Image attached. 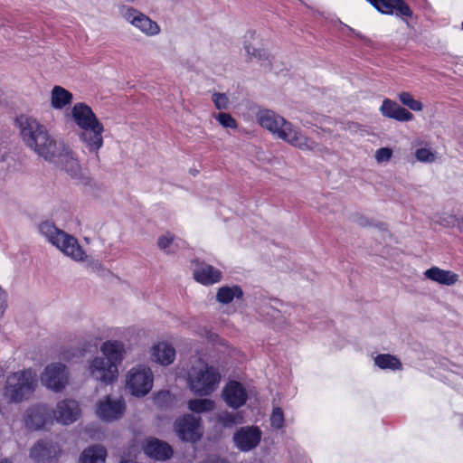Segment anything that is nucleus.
Listing matches in <instances>:
<instances>
[{"instance_id": "nucleus-1", "label": "nucleus", "mask_w": 463, "mask_h": 463, "mask_svg": "<svg viewBox=\"0 0 463 463\" xmlns=\"http://www.w3.org/2000/svg\"><path fill=\"white\" fill-rule=\"evenodd\" d=\"M16 126L24 145L38 156L55 164L72 178H84L82 167L72 149L52 137L36 118L22 115L17 118Z\"/></svg>"}, {"instance_id": "nucleus-2", "label": "nucleus", "mask_w": 463, "mask_h": 463, "mask_svg": "<svg viewBox=\"0 0 463 463\" xmlns=\"http://www.w3.org/2000/svg\"><path fill=\"white\" fill-rule=\"evenodd\" d=\"M258 123L275 137L302 151H322L316 141L308 137L299 128L282 116L269 109H260L256 115Z\"/></svg>"}, {"instance_id": "nucleus-3", "label": "nucleus", "mask_w": 463, "mask_h": 463, "mask_svg": "<svg viewBox=\"0 0 463 463\" xmlns=\"http://www.w3.org/2000/svg\"><path fill=\"white\" fill-rule=\"evenodd\" d=\"M78 128V137L91 154L98 155L104 145L105 127L92 109L83 102L73 105L69 114Z\"/></svg>"}, {"instance_id": "nucleus-4", "label": "nucleus", "mask_w": 463, "mask_h": 463, "mask_svg": "<svg viewBox=\"0 0 463 463\" xmlns=\"http://www.w3.org/2000/svg\"><path fill=\"white\" fill-rule=\"evenodd\" d=\"M219 367L208 364L201 357H194L186 370L187 388L199 396H208L214 392L221 383Z\"/></svg>"}, {"instance_id": "nucleus-5", "label": "nucleus", "mask_w": 463, "mask_h": 463, "mask_svg": "<svg viewBox=\"0 0 463 463\" xmlns=\"http://www.w3.org/2000/svg\"><path fill=\"white\" fill-rule=\"evenodd\" d=\"M36 384V373L33 370L18 371L7 376L4 395L11 402H21L30 397Z\"/></svg>"}, {"instance_id": "nucleus-6", "label": "nucleus", "mask_w": 463, "mask_h": 463, "mask_svg": "<svg viewBox=\"0 0 463 463\" xmlns=\"http://www.w3.org/2000/svg\"><path fill=\"white\" fill-rule=\"evenodd\" d=\"M118 12L126 24L146 37H155L161 33V27L157 22L130 5H119Z\"/></svg>"}, {"instance_id": "nucleus-7", "label": "nucleus", "mask_w": 463, "mask_h": 463, "mask_svg": "<svg viewBox=\"0 0 463 463\" xmlns=\"http://www.w3.org/2000/svg\"><path fill=\"white\" fill-rule=\"evenodd\" d=\"M154 374L151 368L145 364L133 366L126 375V388L131 395L143 397L153 388Z\"/></svg>"}, {"instance_id": "nucleus-8", "label": "nucleus", "mask_w": 463, "mask_h": 463, "mask_svg": "<svg viewBox=\"0 0 463 463\" xmlns=\"http://www.w3.org/2000/svg\"><path fill=\"white\" fill-rule=\"evenodd\" d=\"M85 373L89 378L104 385H110L118 378L116 365L101 355H96L87 362Z\"/></svg>"}, {"instance_id": "nucleus-9", "label": "nucleus", "mask_w": 463, "mask_h": 463, "mask_svg": "<svg viewBox=\"0 0 463 463\" xmlns=\"http://www.w3.org/2000/svg\"><path fill=\"white\" fill-rule=\"evenodd\" d=\"M41 383L53 392H61L69 384L70 371L61 362L48 364L40 375Z\"/></svg>"}, {"instance_id": "nucleus-10", "label": "nucleus", "mask_w": 463, "mask_h": 463, "mask_svg": "<svg viewBox=\"0 0 463 463\" xmlns=\"http://www.w3.org/2000/svg\"><path fill=\"white\" fill-rule=\"evenodd\" d=\"M127 405L122 397L105 395L97 401L95 414L102 421L114 422L125 414Z\"/></svg>"}, {"instance_id": "nucleus-11", "label": "nucleus", "mask_w": 463, "mask_h": 463, "mask_svg": "<svg viewBox=\"0 0 463 463\" xmlns=\"http://www.w3.org/2000/svg\"><path fill=\"white\" fill-rule=\"evenodd\" d=\"M174 430L180 439L191 443L200 440L203 434L201 419L191 414L176 419Z\"/></svg>"}, {"instance_id": "nucleus-12", "label": "nucleus", "mask_w": 463, "mask_h": 463, "mask_svg": "<svg viewBox=\"0 0 463 463\" xmlns=\"http://www.w3.org/2000/svg\"><path fill=\"white\" fill-rule=\"evenodd\" d=\"M81 416L79 402L73 399H63L57 402L52 410L53 420L68 426L77 421Z\"/></svg>"}, {"instance_id": "nucleus-13", "label": "nucleus", "mask_w": 463, "mask_h": 463, "mask_svg": "<svg viewBox=\"0 0 463 463\" xmlns=\"http://www.w3.org/2000/svg\"><path fill=\"white\" fill-rule=\"evenodd\" d=\"M261 435V430L258 427H241L234 433L233 441L238 449L247 452L259 445Z\"/></svg>"}, {"instance_id": "nucleus-14", "label": "nucleus", "mask_w": 463, "mask_h": 463, "mask_svg": "<svg viewBox=\"0 0 463 463\" xmlns=\"http://www.w3.org/2000/svg\"><path fill=\"white\" fill-rule=\"evenodd\" d=\"M52 411L46 404L31 407L24 417L25 425L31 430H39L53 422Z\"/></svg>"}, {"instance_id": "nucleus-15", "label": "nucleus", "mask_w": 463, "mask_h": 463, "mask_svg": "<svg viewBox=\"0 0 463 463\" xmlns=\"http://www.w3.org/2000/svg\"><path fill=\"white\" fill-rule=\"evenodd\" d=\"M222 396L230 408L238 409L246 403L248 392L240 382L230 381L223 387Z\"/></svg>"}, {"instance_id": "nucleus-16", "label": "nucleus", "mask_w": 463, "mask_h": 463, "mask_svg": "<svg viewBox=\"0 0 463 463\" xmlns=\"http://www.w3.org/2000/svg\"><path fill=\"white\" fill-rule=\"evenodd\" d=\"M61 452L59 446L50 439L38 440L30 450V458L37 463H50Z\"/></svg>"}, {"instance_id": "nucleus-17", "label": "nucleus", "mask_w": 463, "mask_h": 463, "mask_svg": "<svg viewBox=\"0 0 463 463\" xmlns=\"http://www.w3.org/2000/svg\"><path fill=\"white\" fill-rule=\"evenodd\" d=\"M128 347L119 340H107L100 345L101 356L107 361L112 362L118 369L128 354Z\"/></svg>"}, {"instance_id": "nucleus-18", "label": "nucleus", "mask_w": 463, "mask_h": 463, "mask_svg": "<svg viewBox=\"0 0 463 463\" xmlns=\"http://www.w3.org/2000/svg\"><path fill=\"white\" fill-rule=\"evenodd\" d=\"M39 231L46 240L56 247L62 253L67 248V241L69 239H73V236L66 233L65 232L58 229L51 222H42L39 226Z\"/></svg>"}, {"instance_id": "nucleus-19", "label": "nucleus", "mask_w": 463, "mask_h": 463, "mask_svg": "<svg viewBox=\"0 0 463 463\" xmlns=\"http://www.w3.org/2000/svg\"><path fill=\"white\" fill-rule=\"evenodd\" d=\"M379 12L385 14H395L399 17H410L412 14L403 0H367Z\"/></svg>"}, {"instance_id": "nucleus-20", "label": "nucleus", "mask_w": 463, "mask_h": 463, "mask_svg": "<svg viewBox=\"0 0 463 463\" xmlns=\"http://www.w3.org/2000/svg\"><path fill=\"white\" fill-rule=\"evenodd\" d=\"M149 354L152 362L163 366L173 364L176 355L175 347L165 341L154 344Z\"/></svg>"}, {"instance_id": "nucleus-21", "label": "nucleus", "mask_w": 463, "mask_h": 463, "mask_svg": "<svg viewBox=\"0 0 463 463\" xmlns=\"http://www.w3.org/2000/svg\"><path fill=\"white\" fill-rule=\"evenodd\" d=\"M194 279L203 286H211L222 279V272L207 263H201L195 267L193 272Z\"/></svg>"}, {"instance_id": "nucleus-22", "label": "nucleus", "mask_w": 463, "mask_h": 463, "mask_svg": "<svg viewBox=\"0 0 463 463\" xmlns=\"http://www.w3.org/2000/svg\"><path fill=\"white\" fill-rule=\"evenodd\" d=\"M143 449L146 456L157 460L168 459L173 454L169 444L156 438L147 439L143 445Z\"/></svg>"}, {"instance_id": "nucleus-23", "label": "nucleus", "mask_w": 463, "mask_h": 463, "mask_svg": "<svg viewBox=\"0 0 463 463\" xmlns=\"http://www.w3.org/2000/svg\"><path fill=\"white\" fill-rule=\"evenodd\" d=\"M380 112L383 117L401 122H409L414 118L411 112L389 99H383Z\"/></svg>"}, {"instance_id": "nucleus-24", "label": "nucleus", "mask_w": 463, "mask_h": 463, "mask_svg": "<svg viewBox=\"0 0 463 463\" xmlns=\"http://www.w3.org/2000/svg\"><path fill=\"white\" fill-rule=\"evenodd\" d=\"M73 95L61 86H54L50 91V105L55 110L67 109L72 103Z\"/></svg>"}, {"instance_id": "nucleus-25", "label": "nucleus", "mask_w": 463, "mask_h": 463, "mask_svg": "<svg viewBox=\"0 0 463 463\" xmlns=\"http://www.w3.org/2000/svg\"><path fill=\"white\" fill-rule=\"evenodd\" d=\"M425 278L443 286H452L458 280V275L451 270L431 267L424 272Z\"/></svg>"}, {"instance_id": "nucleus-26", "label": "nucleus", "mask_w": 463, "mask_h": 463, "mask_svg": "<svg viewBox=\"0 0 463 463\" xmlns=\"http://www.w3.org/2000/svg\"><path fill=\"white\" fill-rule=\"evenodd\" d=\"M244 296L241 286L232 284L222 286L217 289L216 301L222 305H228L235 300H241Z\"/></svg>"}, {"instance_id": "nucleus-27", "label": "nucleus", "mask_w": 463, "mask_h": 463, "mask_svg": "<svg viewBox=\"0 0 463 463\" xmlns=\"http://www.w3.org/2000/svg\"><path fill=\"white\" fill-rule=\"evenodd\" d=\"M412 146L414 148V157L418 162L432 164L438 159V152L428 145L423 146L421 140H414Z\"/></svg>"}, {"instance_id": "nucleus-28", "label": "nucleus", "mask_w": 463, "mask_h": 463, "mask_svg": "<svg viewBox=\"0 0 463 463\" xmlns=\"http://www.w3.org/2000/svg\"><path fill=\"white\" fill-rule=\"evenodd\" d=\"M107 450L101 445H92L86 448L79 458V463H105Z\"/></svg>"}, {"instance_id": "nucleus-29", "label": "nucleus", "mask_w": 463, "mask_h": 463, "mask_svg": "<svg viewBox=\"0 0 463 463\" xmlns=\"http://www.w3.org/2000/svg\"><path fill=\"white\" fill-rule=\"evenodd\" d=\"M374 364L382 370L397 371L402 369L400 360L390 354H378L373 359Z\"/></svg>"}, {"instance_id": "nucleus-30", "label": "nucleus", "mask_w": 463, "mask_h": 463, "mask_svg": "<svg viewBox=\"0 0 463 463\" xmlns=\"http://www.w3.org/2000/svg\"><path fill=\"white\" fill-rule=\"evenodd\" d=\"M156 245L164 253L174 254L177 250L176 236L171 232H165L158 236Z\"/></svg>"}, {"instance_id": "nucleus-31", "label": "nucleus", "mask_w": 463, "mask_h": 463, "mask_svg": "<svg viewBox=\"0 0 463 463\" xmlns=\"http://www.w3.org/2000/svg\"><path fill=\"white\" fill-rule=\"evenodd\" d=\"M63 254L77 262L85 261L88 258L86 252L78 242V240L74 237L73 239H69L67 241V248L63 251Z\"/></svg>"}, {"instance_id": "nucleus-32", "label": "nucleus", "mask_w": 463, "mask_h": 463, "mask_svg": "<svg viewBox=\"0 0 463 463\" xmlns=\"http://www.w3.org/2000/svg\"><path fill=\"white\" fill-rule=\"evenodd\" d=\"M188 409L195 413L212 411L215 408V402L211 399H192L187 403Z\"/></svg>"}, {"instance_id": "nucleus-33", "label": "nucleus", "mask_w": 463, "mask_h": 463, "mask_svg": "<svg viewBox=\"0 0 463 463\" xmlns=\"http://www.w3.org/2000/svg\"><path fill=\"white\" fill-rule=\"evenodd\" d=\"M244 50L250 59H256L263 62L269 61V54L268 51L263 48L258 47L252 43L245 41Z\"/></svg>"}, {"instance_id": "nucleus-34", "label": "nucleus", "mask_w": 463, "mask_h": 463, "mask_svg": "<svg viewBox=\"0 0 463 463\" xmlns=\"http://www.w3.org/2000/svg\"><path fill=\"white\" fill-rule=\"evenodd\" d=\"M399 100L403 106L408 107L411 110L420 112L423 109L421 101L414 99L412 94L408 91H402L399 95Z\"/></svg>"}, {"instance_id": "nucleus-35", "label": "nucleus", "mask_w": 463, "mask_h": 463, "mask_svg": "<svg viewBox=\"0 0 463 463\" xmlns=\"http://www.w3.org/2000/svg\"><path fill=\"white\" fill-rule=\"evenodd\" d=\"M217 420L224 427H230L234 424L241 423L243 417L241 412L222 411L217 416Z\"/></svg>"}, {"instance_id": "nucleus-36", "label": "nucleus", "mask_w": 463, "mask_h": 463, "mask_svg": "<svg viewBox=\"0 0 463 463\" xmlns=\"http://www.w3.org/2000/svg\"><path fill=\"white\" fill-rule=\"evenodd\" d=\"M213 118L218 121V123L224 128H230L235 130L238 128V123L235 118L229 113L226 112H219L213 114Z\"/></svg>"}, {"instance_id": "nucleus-37", "label": "nucleus", "mask_w": 463, "mask_h": 463, "mask_svg": "<svg viewBox=\"0 0 463 463\" xmlns=\"http://www.w3.org/2000/svg\"><path fill=\"white\" fill-rule=\"evenodd\" d=\"M270 425L275 430H280L284 427L285 417L281 408L275 407L269 417Z\"/></svg>"}, {"instance_id": "nucleus-38", "label": "nucleus", "mask_w": 463, "mask_h": 463, "mask_svg": "<svg viewBox=\"0 0 463 463\" xmlns=\"http://www.w3.org/2000/svg\"><path fill=\"white\" fill-rule=\"evenodd\" d=\"M211 99L215 108L219 110H225L230 107V99L225 93L213 92L212 94Z\"/></svg>"}, {"instance_id": "nucleus-39", "label": "nucleus", "mask_w": 463, "mask_h": 463, "mask_svg": "<svg viewBox=\"0 0 463 463\" xmlns=\"http://www.w3.org/2000/svg\"><path fill=\"white\" fill-rule=\"evenodd\" d=\"M82 354L80 353V350L78 347H70L67 349H64L61 354V357L66 362L72 361L75 357H81Z\"/></svg>"}, {"instance_id": "nucleus-40", "label": "nucleus", "mask_w": 463, "mask_h": 463, "mask_svg": "<svg viewBox=\"0 0 463 463\" xmlns=\"http://www.w3.org/2000/svg\"><path fill=\"white\" fill-rule=\"evenodd\" d=\"M392 156V149L388 147H382L376 150L374 157L378 163H384L388 162L391 159Z\"/></svg>"}, {"instance_id": "nucleus-41", "label": "nucleus", "mask_w": 463, "mask_h": 463, "mask_svg": "<svg viewBox=\"0 0 463 463\" xmlns=\"http://www.w3.org/2000/svg\"><path fill=\"white\" fill-rule=\"evenodd\" d=\"M197 335H200L202 338L207 340L208 342H215L218 335L212 332L208 327L206 326H201L197 330Z\"/></svg>"}, {"instance_id": "nucleus-42", "label": "nucleus", "mask_w": 463, "mask_h": 463, "mask_svg": "<svg viewBox=\"0 0 463 463\" xmlns=\"http://www.w3.org/2000/svg\"><path fill=\"white\" fill-rule=\"evenodd\" d=\"M261 314L270 315L272 317H275L276 315L279 313V311L272 307H267L266 308H263L261 311Z\"/></svg>"}, {"instance_id": "nucleus-43", "label": "nucleus", "mask_w": 463, "mask_h": 463, "mask_svg": "<svg viewBox=\"0 0 463 463\" xmlns=\"http://www.w3.org/2000/svg\"><path fill=\"white\" fill-rule=\"evenodd\" d=\"M204 463H224V460L218 456H209Z\"/></svg>"}, {"instance_id": "nucleus-44", "label": "nucleus", "mask_w": 463, "mask_h": 463, "mask_svg": "<svg viewBox=\"0 0 463 463\" xmlns=\"http://www.w3.org/2000/svg\"><path fill=\"white\" fill-rule=\"evenodd\" d=\"M455 221L458 230L463 233V216L456 217Z\"/></svg>"}, {"instance_id": "nucleus-45", "label": "nucleus", "mask_w": 463, "mask_h": 463, "mask_svg": "<svg viewBox=\"0 0 463 463\" xmlns=\"http://www.w3.org/2000/svg\"><path fill=\"white\" fill-rule=\"evenodd\" d=\"M340 25L343 27V28H346L348 31H350L353 34H354L355 36H360V34L358 33H356L353 28L347 26L346 24H344L343 23L339 22Z\"/></svg>"}, {"instance_id": "nucleus-46", "label": "nucleus", "mask_w": 463, "mask_h": 463, "mask_svg": "<svg viewBox=\"0 0 463 463\" xmlns=\"http://www.w3.org/2000/svg\"><path fill=\"white\" fill-rule=\"evenodd\" d=\"M255 32H249L246 35V37H249L250 39L251 40H254L255 39Z\"/></svg>"}, {"instance_id": "nucleus-47", "label": "nucleus", "mask_w": 463, "mask_h": 463, "mask_svg": "<svg viewBox=\"0 0 463 463\" xmlns=\"http://www.w3.org/2000/svg\"><path fill=\"white\" fill-rule=\"evenodd\" d=\"M127 333L128 334H131V333H134L135 329L134 328H128L125 330Z\"/></svg>"}, {"instance_id": "nucleus-48", "label": "nucleus", "mask_w": 463, "mask_h": 463, "mask_svg": "<svg viewBox=\"0 0 463 463\" xmlns=\"http://www.w3.org/2000/svg\"><path fill=\"white\" fill-rule=\"evenodd\" d=\"M126 3L134 4L137 0H124Z\"/></svg>"}, {"instance_id": "nucleus-49", "label": "nucleus", "mask_w": 463, "mask_h": 463, "mask_svg": "<svg viewBox=\"0 0 463 463\" xmlns=\"http://www.w3.org/2000/svg\"><path fill=\"white\" fill-rule=\"evenodd\" d=\"M0 463H11V462L8 459H5V460L0 461Z\"/></svg>"}, {"instance_id": "nucleus-50", "label": "nucleus", "mask_w": 463, "mask_h": 463, "mask_svg": "<svg viewBox=\"0 0 463 463\" xmlns=\"http://www.w3.org/2000/svg\"><path fill=\"white\" fill-rule=\"evenodd\" d=\"M461 25H462V29H463V21H462V24Z\"/></svg>"}]
</instances>
